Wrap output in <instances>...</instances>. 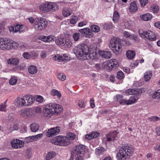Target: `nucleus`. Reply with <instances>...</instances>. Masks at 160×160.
<instances>
[{
	"label": "nucleus",
	"instance_id": "nucleus-7",
	"mask_svg": "<svg viewBox=\"0 0 160 160\" xmlns=\"http://www.w3.org/2000/svg\"><path fill=\"white\" fill-rule=\"evenodd\" d=\"M121 40L118 38L113 37L110 41L109 47L116 54H120L122 50Z\"/></svg>",
	"mask_w": 160,
	"mask_h": 160
},
{
	"label": "nucleus",
	"instance_id": "nucleus-48",
	"mask_svg": "<svg viewBox=\"0 0 160 160\" xmlns=\"http://www.w3.org/2000/svg\"><path fill=\"white\" fill-rule=\"evenodd\" d=\"M90 28L92 31L94 32H98L100 30L99 27L95 25H92L90 27Z\"/></svg>",
	"mask_w": 160,
	"mask_h": 160
},
{
	"label": "nucleus",
	"instance_id": "nucleus-31",
	"mask_svg": "<svg viewBox=\"0 0 160 160\" xmlns=\"http://www.w3.org/2000/svg\"><path fill=\"white\" fill-rule=\"evenodd\" d=\"M29 73L31 74H35L37 72L38 69L34 65H31L29 66L28 68Z\"/></svg>",
	"mask_w": 160,
	"mask_h": 160
},
{
	"label": "nucleus",
	"instance_id": "nucleus-13",
	"mask_svg": "<svg viewBox=\"0 0 160 160\" xmlns=\"http://www.w3.org/2000/svg\"><path fill=\"white\" fill-rule=\"evenodd\" d=\"M85 147L83 145L79 144L74 148V153L77 155H84Z\"/></svg>",
	"mask_w": 160,
	"mask_h": 160
},
{
	"label": "nucleus",
	"instance_id": "nucleus-27",
	"mask_svg": "<svg viewBox=\"0 0 160 160\" xmlns=\"http://www.w3.org/2000/svg\"><path fill=\"white\" fill-rule=\"evenodd\" d=\"M152 15L149 13H147L140 16L141 19L145 21H148L150 20L152 18Z\"/></svg>",
	"mask_w": 160,
	"mask_h": 160
},
{
	"label": "nucleus",
	"instance_id": "nucleus-63",
	"mask_svg": "<svg viewBox=\"0 0 160 160\" xmlns=\"http://www.w3.org/2000/svg\"><path fill=\"white\" fill-rule=\"evenodd\" d=\"M36 100L37 102L40 103L43 102V97L41 96H38L36 98Z\"/></svg>",
	"mask_w": 160,
	"mask_h": 160
},
{
	"label": "nucleus",
	"instance_id": "nucleus-52",
	"mask_svg": "<svg viewBox=\"0 0 160 160\" xmlns=\"http://www.w3.org/2000/svg\"><path fill=\"white\" fill-rule=\"evenodd\" d=\"M26 108L21 110L19 111L18 113L21 117H26Z\"/></svg>",
	"mask_w": 160,
	"mask_h": 160
},
{
	"label": "nucleus",
	"instance_id": "nucleus-51",
	"mask_svg": "<svg viewBox=\"0 0 160 160\" xmlns=\"http://www.w3.org/2000/svg\"><path fill=\"white\" fill-rule=\"evenodd\" d=\"M17 80V78L16 77H12L9 80V83L12 85H14L16 83Z\"/></svg>",
	"mask_w": 160,
	"mask_h": 160
},
{
	"label": "nucleus",
	"instance_id": "nucleus-37",
	"mask_svg": "<svg viewBox=\"0 0 160 160\" xmlns=\"http://www.w3.org/2000/svg\"><path fill=\"white\" fill-rule=\"evenodd\" d=\"M78 20V17L77 16L72 15L70 20V23L72 24H76Z\"/></svg>",
	"mask_w": 160,
	"mask_h": 160
},
{
	"label": "nucleus",
	"instance_id": "nucleus-30",
	"mask_svg": "<svg viewBox=\"0 0 160 160\" xmlns=\"http://www.w3.org/2000/svg\"><path fill=\"white\" fill-rule=\"evenodd\" d=\"M72 12V10L69 8H64L62 11V14L64 17H67L70 15Z\"/></svg>",
	"mask_w": 160,
	"mask_h": 160
},
{
	"label": "nucleus",
	"instance_id": "nucleus-42",
	"mask_svg": "<svg viewBox=\"0 0 160 160\" xmlns=\"http://www.w3.org/2000/svg\"><path fill=\"white\" fill-rule=\"evenodd\" d=\"M150 9L154 13H157L159 11L158 6L156 4H152L150 7Z\"/></svg>",
	"mask_w": 160,
	"mask_h": 160
},
{
	"label": "nucleus",
	"instance_id": "nucleus-19",
	"mask_svg": "<svg viewBox=\"0 0 160 160\" xmlns=\"http://www.w3.org/2000/svg\"><path fill=\"white\" fill-rule=\"evenodd\" d=\"M133 96H131L128 100V105L133 104L136 103L139 99L141 94L134 95Z\"/></svg>",
	"mask_w": 160,
	"mask_h": 160
},
{
	"label": "nucleus",
	"instance_id": "nucleus-35",
	"mask_svg": "<svg viewBox=\"0 0 160 160\" xmlns=\"http://www.w3.org/2000/svg\"><path fill=\"white\" fill-rule=\"evenodd\" d=\"M62 139L61 146H66L70 144L71 142L69 138H67V137L63 136Z\"/></svg>",
	"mask_w": 160,
	"mask_h": 160
},
{
	"label": "nucleus",
	"instance_id": "nucleus-50",
	"mask_svg": "<svg viewBox=\"0 0 160 160\" xmlns=\"http://www.w3.org/2000/svg\"><path fill=\"white\" fill-rule=\"evenodd\" d=\"M113 26L111 22L106 23L103 24V28L106 29H110L112 28Z\"/></svg>",
	"mask_w": 160,
	"mask_h": 160
},
{
	"label": "nucleus",
	"instance_id": "nucleus-4",
	"mask_svg": "<svg viewBox=\"0 0 160 160\" xmlns=\"http://www.w3.org/2000/svg\"><path fill=\"white\" fill-rule=\"evenodd\" d=\"M18 44L10 39L5 37H0V49L7 51L17 48Z\"/></svg>",
	"mask_w": 160,
	"mask_h": 160
},
{
	"label": "nucleus",
	"instance_id": "nucleus-9",
	"mask_svg": "<svg viewBox=\"0 0 160 160\" xmlns=\"http://www.w3.org/2000/svg\"><path fill=\"white\" fill-rule=\"evenodd\" d=\"M139 34L142 38H146L151 41H155L156 40L155 34L150 30L139 31Z\"/></svg>",
	"mask_w": 160,
	"mask_h": 160
},
{
	"label": "nucleus",
	"instance_id": "nucleus-43",
	"mask_svg": "<svg viewBox=\"0 0 160 160\" xmlns=\"http://www.w3.org/2000/svg\"><path fill=\"white\" fill-rule=\"evenodd\" d=\"M67 138H68L69 140H74L76 138V135L73 133L69 132L67 133Z\"/></svg>",
	"mask_w": 160,
	"mask_h": 160
},
{
	"label": "nucleus",
	"instance_id": "nucleus-40",
	"mask_svg": "<svg viewBox=\"0 0 160 160\" xmlns=\"http://www.w3.org/2000/svg\"><path fill=\"white\" fill-rule=\"evenodd\" d=\"M39 127L38 124L33 123L31 125V129L32 132H36L39 129Z\"/></svg>",
	"mask_w": 160,
	"mask_h": 160
},
{
	"label": "nucleus",
	"instance_id": "nucleus-55",
	"mask_svg": "<svg viewBox=\"0 0 160 160\" xmlns=\"http://www.w3.org/2000/svg\"><path fill=\"white\" fill-rule=\"evenodd\" d=\"M80 34L78 32H75L73 35V38L75 41H78L80 38Z\"/></svg>",
	"mask_w": 160,
	"mask_h": 160
},
{
	"label": "nucleus",
	"instance_id": "nucleus-5",
	"mask_svg": "<svg viewBox=\"0 0 160 160\" xmlns=\"http://www.w3.org/2000/svg\"><path fill=\"white\" fill-rule=\"evenodd\" d=\"M34 101L35 99L33 96L26 94L21 97L17 98L15 102L18 107H21L31 105Z\"/></svg>",
	"mask_w": 160,
	"mask_h": 160
},
{
	"label": "nucleus",
	"instance_id": "nucleus-53",
	"mask_svg": "<svg viewBox=\"0 0 160 160\" xmlns=\"http://www.w3.org/2000/svg\"><path fill=\"white\" fill-rule=\"evenodd\" d=\"M117 78L119 79H122L124 78V73L122 72L121 71H119L117 74Z\"/></svg>",
	"mask_w": 160,
	"mask_h": 160
},
{
	"label": "nucleus",
	"instance_id": "nucleus-45",
	"mask_svg": "<svg viewBox=\"0 0 160 160\" xmlns=\"http://www.w3.org/2000/svg\"><path fill=\"white\" fill-rule=\"evenodd\" d=\"M24 26L23 25H17L15 26V30L17 32H19V33L22 32L24 31Z\"/></svg>",
	"mask_w": 160,
	"mask_h": 160
},
{
	"label": "nucleus",
	"instance_id": "nucleus-29",
	"mask_svg": "<svg viewBox=\"0 0 160 160\" xmlns=\"http://www.w3.org/2000/svg\"><path fill=\"white\" fill-rule=\"evenodd\" d=\"M56 153L53 151H50L47 152L46 155V160H50L54 158L56 156Z\"/></svg>",
	"mask_w": 160,
	"mask_h": 160
},
{
	"label": "nucleus",
	"instance_id": "nucleus-61",
	"mask_svg": "<svg viewBox=\"0 0 160 160\" xmlns=\"http://www.w3.org/2000/svg\"><path fill=\"white\" fill-rule=\"evenodd\" d=\"M19 125L18 124H15L13 126V128L11 127L10 131H12L14 130H17L19 128Z\"/></svg>",
	"mask_w": 160,
	"mask_h": 160
},
{
	"label": "nucleus",
	"instance_id": "nucleus-22",
	"mask_svg": "<svg viewBox=\"0 0 160 160\" xmlns=\"http://www.w3.org/2000/svg\"><path fill=\"white\" fill-rule=\"evenodd\" d=\"M100 135V133L98 132H93L90 133V134H87L85 136V139L88 140L92 139L97 138Z\"/></svg>",
	"mask_w": 160,
	"mask_h": 160
},
{
	"label": "nucleus",
	"instance_id": "nucleus-34",
	"mask_svg": "<svg viewBox=\"0 0 160 160\" xmlns=\"http://www.w3.org/2000/svg\"><path fill=\"white\" fill-rule=\"evenodd\" d=\"M51 94L53 96H57L58 98H61L62 95L61 92L55 89H52L51 91Z\"/></svg>",
	"mask_w": 160,
	"mask_h": 160
},
{
	"label": "nucleus",
	"instance_id": "nucleus-41",
	"mask_svg": "<svg viewBox=\"0 0 160 160\" xmlns=\"http://www.w3.org/2000/svg\"><path fill=\"white\" fill-rule=\"evenodd\" d=\"M104 151L105 150L104 148L102 147H98L96 148L95 149V153L97 155L100 156L102 154Z\"/></svg>",
	"mask_w": 160,
	"mask_h": 160
},
{
	"label": "nucleus",
	"instance_id": "nucleus-14",
	"mask_svg": "<svg viewBox=\"0 0 160 160\" xmlns=\"http://www.w3.org/2000/svg\"><path fill=\"white\" fill-rule=\"evenodd\" d=\"M38 39L45 42L51 43L54 41L55 37L52 35H50L48 36L41 35L38 37Z\"/></svg>",
	"mask_w": 160,
	"mask_h": 160
},
{
	"label": "nucleus",
	"instance_id": "nucleus-15",
	"mask_svg": "<svg viewBox=\"0 0 160 160\" xmlns=\"http://www.w3.org/2000/svg\"><path fill=\"white\" fill-rule=\"evenodd\" d=\"M54 60H58L59 62H67L69 60V58L68 54H64L62 55L56 54L53 57Z\"/></svg>",
	"mask_w": 160,
	"mask_h": 160
},
{
	"label": "nucleus",
	"instance_id": "nucleus-59",
	"mask_svg": "<svg viewBox=\"0 0 160 160\" xmlns=\"http://www.w3.org/2000/svg\"><path fill=\"white\" fill-rule=\"evenodd\" d=\"M88 23V22L86 21H84L79 22L78 24V26L79 27H82L86 25Z\"/></svg>",
	"mask_w": 160,
	"mask_h": 160
},
{
	"label": "nucleus",
	"instance_id": "nucleus-21",
	"mask_svg": "<svg viewBox=\"0 0 160 160\" xmlns=\"http://www.w3.org/2000/svg\"><path fill=\"white\" fill-rule=\"evenodd\" d=\"M124 36L126 38H128L135 41H138V36L134 34H131L130 33L127 31H124L123 32Z\"/></svg>",
	"mask_w": 160,
	"mask_h": 160
},
{
	"label": "nucleus",
	"instance_id": "nucleus-33",
	"mask_svg": "<svg viewBox=\"0 0 160 160\" xmlns=\"http://www.w3.org/2000/svg\"><path fill=\"white\" fill-rule=\"evenodd\" d=\"M130 27V24L128 20H124L119 25V28H128Z\"/></svg>",
	"mask_w": 160,
	"mask_h": 160
},
{
	"label": "nucleus",
	"instance_id": "nucleus-8",
	"mask_svg": "<svg viewBox=\"0 0 160 160\" xmlns=\"http://www.w3.org/2000/svg\"><path fill=\"white\" fill-rule=\"evenodd\" d=\"M48 22L46 19L43 18H38L34 22L33 27L36 30L41 31L44 30L47 27Z\"/></svg>",
	"mask_w": 160,
	"mask_h": 160
},
{
	"label": "nucleus",
	"instance_id": "nucleus-10",
	"mask_svg": "<svg viewBox=\"0 0 160 160\" xmlns=\"http://www.w3.org/2000/svg\"><path fill=\"white\" fill-rule=\"evenodd\" d=\"M145 91L144 88L129 89L126 90L125 93L128 95L141 94L145 92Z\"/></svg>",
	"mask_w": 160,
	"mask_h": 160
},
{
	"label": "nucleus",
	"instance_id": "nucleus-1",
	"mask_svg": "<svg viewBox=\"0 0 160 160\" xmlns=\"http://www.w3.org/2000/svg\"><path fill=\"white\" fill-rule=\"evenodd\" d=\"M63 110L61 105L54 103L47 104L44 106L43 109L44 116L49 118L53 115L60 114Z\"/></svg>",
	"mask_w": 160,
	"mask_h": 160
},
{
	"label": "nucleus",
	"instance_id": "nucleus-44",
	"mask_svg": "<svg viewBox=\"0 0 160 160\" xmlns=\"http://www.w3.org/2000/svg\"><path fill=\"white\" fill-rule=\"evenodd\" d=\"M110 60L105 62L102 64V67L104 69L111 70Z\"/></svg>",
	"mask_w": 160,
	"mask_h": 160
},
{
	"label": "nucleus",
	"instance_id": "nucleus-57",
	"mask_svg": "<svg viewBox=\"0 0 160 160\" xmlns=\"http://www.w3.org/2000/svg\"><path fill=\"white\" fill-rule=\"evenodd\" d=\"M43 134L42 133H40L36 135L33 136V137L34 138V141H35L43 137Z\"/></svg>",
	"mask_w": 160,
	"mask_h": 160
},
{
	"label": "nucleus",
	"instance_id": "nucleus-47",
	"mask_svg": "<svg viewBox=\"0 0 160 160\" xmlns=\"http://www.w3.org/2000/svg\"><path fill=\"white\" fill-rule=\"evenodd\" d=\"M7 100H6L5 102L2 103L0 106V111L2 112H6V107Z\"/></svg>",
	"mask_w": 160,
	"mask_h": 160
},
{
	"label": "nucleus",
	"instance_id": "nucleus-16",
	"mask_svg": "<svg viewBox=\"0 0 160 160\" xmlns=\"http://www.w3.org/2000/svg\"><path fill=\"white\" fill-rule=\"evenodd\" d=\"M88 59H96L98 58L99 54V53L96 52V50L92 48H89V53L88 54Z\"/></svg>",
	"mask_w": 160,
	"mask_h": 160
},
{
	"label": "nucleus",
	"instance_id": "nucleus-24",
	"mask_svg": "<svg viewBox=\"0 0 160 160\" xmlns=\"http://www.w3.org/2000/svg\"><path fill=\"white\" fill-rule=\"evenodd\" d=\"M110 61L111 70L113 68L115 69L119 66V63L118 60L114 59L110 60Z\"/></svg>",
	"mask_w": 160,
	"mask_h": 160
},
{
	"label": "nucleus",
	"instance_id": "nucleus-36",
	"mask_svg": "<svg viewBox=\"0 0 160 160\" xmlns=\"http://www.w3.org/2000/svg\"><path fill=\"white\" fill-rule=\"evenodd\" d=\"M135 53L133 51L129 50L127 52L126 56L128 59H132L135 57Z\"/></svg>",
	"mask_w": 160,
	"mask_h": 160
},
{
	"label": "nucleus",
	"instance_id": "nucleus-49",
	"mask_svg": "<svg viewBox=\"0 0 160 160\" xmlns=\"http://www.w3.org/2000/svg\"><path fill=\"white\" fill-rule=\"evenodd\" d=\"M33 110L31 108H26V117H28L32 116L33 114Z\"/></svg>",
	"mask_w": 160,
	"mask_h": 160
},
{
	"label": "nucleus",
	"instance_id": "nucleus-46",
	"mask_svg": "<svg viewBox=\"0 0 160 160\" xmlns=\"http://www.w3.org/2000/svg\"><path fill=\"white\" fill-rule=\"evenodd\" d=\"M64 39H65L61 38H58L56 40V44L58 45L63 46Z\"/></svg>",
	"mask_w": 160,
	"mask_h": 160
},
{
	"label": "nucleus",
	"instance_id": "nucleus-12",
	"mask_svg": "<svg viewBox=\"0 0 160 160\" xmlns=\"http://www.w3.org/2000/svg\"><path fill=\"white\" fill-rule=\"evenodd\" d=\"M60 127L57 126L49 129L46 133L48 137H51L53 136L58 135L60 132Z\"/></svg>",
	"mask_w": 160,
	"mask_h": 160
},
{
	"label": "nucleus",
	"instance_id": "nucleus-17",
	"mask_svg": "<svg viewBox=\"0 0 160 160\" xmlns=\"http://www.w3.org/2000/svg\"><path fill=\"white\" fill-rule=\"evenodd\" d=\"M63 136L59 135L51 139L50 142L52 143L61 146Z\"/></svg>",
	"mask_w": 160,
	"mask_h": 160
},
{
	"label": "nucleus",
	"instance_id": "nucleus-39",
	"mask_svg": "<svg viewBox=\"0 0 160 160\" xmlns=\"http://www.w3.org/2000/svg\"><path fill=\"white\" fill-rule=\"evenodd\" d=\"M120 17L119 13L117 11H114L113 12L112 18V20L115 23H117Z\"/></svg>",
	"mask_w": 160,
	"mask_h": 160
},
{
	"label": "nucleus",
	"instance_id": "nucleus-11",
	"mask_svg": "<svg viewBox=\"0 0 160 160\" xmlns=\"http://www.w3.org/2000/svg\"><path fill=\"white\" fill-rule=\"evenodd\" d=\"M12 148L15 149L21 148L24 146V142L18 139H13L11 142Z\"/></svg>",
	"mask_w": 160,
	"mask_h": 160
},
{
	"label": "nucleus",
	"instance_id": "nucleus-62",
	"mask_svg": "<svg viewBox=\"0 0 160 160\" xmlns=\"http://www.w3.org/2000/svg\"><path fill=\"white\" fill-rule=\"evenodd\" d=\"M151 121L155 122L159 120V118L157 116H153L150 118Z\"/></svg>",
	"mask_w": 160,
	"mask_h": 160
},
{
	"label": "nucleus",
	"instance_id": "nucleus-32",
	"mask_svg": "<svg viewBox=\"0 0 160 160\" xmlns=\"http://www.w3.org/2000/svg\"><path fill=\"white\" fill-rule=\"evenodd\" d=\"M79 31L82 35L85 37H86L88 34H89L90 32V29L88 28L80 29Z\"/></svg>",
	"mask_w": 160,
	"mask_h": 160
},
{
	"label": "nucleus",
	"instance_id": "nucleus-23",
	"mask_svg": "<svg viewBox=\"0 0 160 160\" xmlns=\"http://www.w3.org/2000/svg\"><path fill=\"white\" fill-rule=\"evenodd\" d=\"M138 9L136 2L134 1L132 2L129 8V11L131 13H133L136 12Z\"/></svg>",
	"mask_w": 160,
	"mask_h": 160
},
{
	"label": "nucleus",
	"instance_id": "nucleus-18",
	"mask_svg": "<svg viewBox=\"0 0 160 160\" xmlns=\"http://www.w3.org/2000/svg\"><path fill=\"white\" fill-rule=\"evenodd\" d=\"M122 95H117L114 97V99L115 101H119V103L122 105H128V100L123 99Z\"/></svg>",
	"mask_w": 160,
	"mask_h": 160
},
{
	"label": "nucleus",
	"instance_id": "nucleus-28",
	"mask_svg": "<svg viewBox=\"0 0 160 160\" xmlns=\"http://www.w3.org/2000/svg\"><path fill=\"white\" fill-rule=\"evenodd\" d=\"M152 98L155 100H158L160 99V89L154 91L152 94Z\"/></svg>",
	"mask_w": 160,
	"mask_h": 160
},
{
	"label": "nucleus",
	"instance_id": "nucleus-3",
	"mask_svg": "<svg viewBox=\"0 0 160 160\" xmlns=\"http://www.w3.org/2000/svg\"><path fill=\"white\" fill-rule=\"evenodd\" d=\"M89 51V48L85 44L79 45L78 47H75L73 49L74 53L80 59L82 60L88 59Z\"/></svg>",
	"mask_w": 160,
	"mask_h": 160
},
{
	"label": "nucleus",
	"instance_id": "nucleus-58",
	"mask_svg": "<svg viewBox=\"0 0 160 160\" xmlns=\"http://www.w3.org/2000/svg\"><path fill=\"white\" fill-rule=\"evenodd\" d=\"M23 56L24 58L29 59L31 58L30 53L25 52L23 53Z\"/></svg>",
	"mask_w": 160,
	"mask_h": 160
},
{
	"label": "nucleus",
	"instance_id": "nucleus-54",
	"mask_svg": "<svg viewBox=\"0 0 160 160\" xmlns=\"http://www.w3.org/2000/svg\"><path fill=\"white\" fill-rule=\"evenodd\" d=\"M58 78L60 80L63 81L66 79V76L63 73H59L58 75Z\"/></svg>",
	"mask_w": 160,
	"mask_h": 160
},
{
	"label": "nucleus",
	"instance_id": "nucleus-60",
	"mask_svg": "<svg viewBox=\"0 0 160 160\" xmlns=\"http://www.w3.org/2000/svg\"><path fill=\"white\" fill-rule=\"evenodd\" d=\"M139 62L138 61H134L132 62L131 64V67L132 68L136 67L138 66Z\"/></svg>",
	"mask_w": 160,
	"mask_h": 160
},
{
	"label": "nucleus",
	"instance_id": "nucleus-38",
	"mask_svg": "<svg viewBox=\"0 0 160 160\" xmlns=\"http://www.w3.org/2000/svg\"><path fill=\"white\" fill-rule=\"evenodd\" d=\"M72 45L71 41L69 39H65L63 46L65 48H69Z\"/></svg>",
	"mask_w": 160,
	"mask_h": 160
},
{
	"label": "nucleus",
	"instance_id": "nucleus-64",
	"mask_svg": "<svg viewBox=\"0 0 160 160\" xmlns=\"http://www.w3.org/2000/svg\"><path fill=\"white\" fill-rule=\"evenodd\" d=\"M118 132L117 131H115L112 132L111 134V137H113V138H115L117 136L118 134Z\"/></svg>",
	"mask_w": 160,
	"mask_h": 160
},
{
	"label": "nucleus",
	"instance_id": "nucleus-2",
	"mask_svg": "<svg viewBox=\"0 0 160 160\" xmlns=\"http://www.w3.org/2000/svg\"><path fill=\"white\" fill-rule=\"evenodd\" d=\"M133 146L129 144L124 145L120 148L116 155L118 160H128L134 152Z\"/></svg>",
	"mask_w": 160,
	"mask_h": 160
},
{
	"label": "nucleus",
	"instance_id": "nucleus-20",
	"mask_svg": "<svg viewBox=\"0 0 160 160\" xmlns=\"http://www.w3.org/2000/svg\"><path fill=\"white\" fill-rule=\"evenodd\" d=\"M98 53L99 55L103 58L109 59L111 57L112 54L110 51L101 50L99 51Z\"/></svg>",
	"mask_w": 160,
	"mask_h": 160
},
{
	"label": "nucleus",
	"instance_id": "nucleus-26",
	"mask_svg": "<svg viewBox=\"0 0 160 160\" xmlns=\"http://www.w3.org/2000/svg\"><path fill=\"white\" fill-rule=\"evenodd\" d=\"M19 60L16 58H11L8 60L7 62L9 64L12 65H16L19 63Z\"/></svg>",
	"mask_w": 160,
	"mask_h": 160
},
{
	"label": "nucleus",
	"instance_id": "nucleus-25",
	"mask_svg": "<svg viewBox=\"0 0 160 160\" xmlns=\"http://www.w3.org/2000/svg\"><path fill=\"white\" fill-rule=\"evenodd\" d=\"M152 76V71H146L144 75V78L145 81L148 82L151 79Z\"/></svg>",
	"mask_w": 160,
	"mask_h": 160
},
{
	"label": "nucleus",
	"instance_id": "nucleus-6",
	"mask_svg": "<svg viewBox=\"0 0 160 160\" xmlns=\"http://www.w3.org/2000/svg\"><path fill=\"white\" fill-rule=\"evenodd\" d=\"M58 5L51 2H46L41 3L39 6V10L42 13H47L58 10Z\"/></svg>",
	"mask_w": 160,
	"mask_h": 160
},
{
	"label": "nucleus",
	"instance_id": "nucleus-56",
	"mask_svg": "<svg viewBox=\"0 0 160 160\" xmlns=\"http://www.w3.org/2000/svg\"><path fill=\"white\" fill-rule=\"evenodd\" d=\"M148 2V0H140V3L141 7L143 8Z\"/></svg>",
	"mask_w": 160,
	"mask_h": 160
}]
</instances>
